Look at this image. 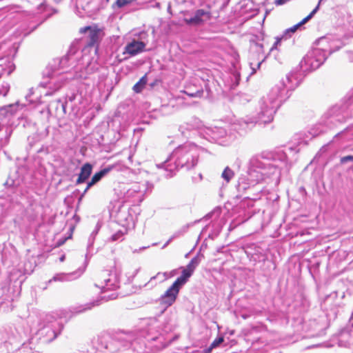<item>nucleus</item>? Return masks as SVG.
<instances>
[{"label": "nucleus", "mask_w": 353, "mask_h": 353, "mask_svg": "<svg viewBox=\"0 0 353 353\" xmlns=\"http://www.w3.org/2000/svg\"><path fill=\"white\" fill-rule=\"evenodd\" d=\"M283 90L279 88H274L267 97H264L260 101V112L259 119L262 123L270 122L273 115L279 106L278 99L282 96Z\"/></svg>", "instance_id": "nucleus-1"}, {"label": "nucleus", "mask_w": 353, "mask_h": 353, "mask_svg": "<svg viewBox=\"0 0 353 353\" xmlns=\"http://www.w3.org/2000/svg\"><path fill=\"white\" fill-rule=\"evenodd\" d=\"M172 156L177 159V165L190 169L197 163V156L190 152L186 146L176 148L172 153Z\"/></svg>", "instance_id": "nucleus-2"}, {"label": "nucleus", "mask_w": 353, "mask_h": 353, "mask_svg": "<svg viewBox=\"0 0 353 353\" xmlns=\"http://www.w3.org/2000/svg\"><path fill=\"white\" fill-rule=\"evenodd\" d=\"M97 69V61L90 59L88 55L84 54L82 56L81 63L75 66L74 78L86 79L88 74L93 73Z\"/></svg>", "instance_id": "nucleus-3"}, {"label": "nucleus", "mask_w": 353, "mask_h": 353, "mask_svg": "<svg viewBox=\"0 0 353 353\" xmlns=\"http://www.w3.org/2000/svg\"><path fill=\"white\" fill-rule=\"evenodd\" d=\"M185 285L183 281L178 279L172 283V285L165 292L160 298V303L168 307L171 306L176 301L180 289Z\"/></svg>", "instance_id": "nucleus-4"}, {"label": "nucleus", "mask_w": 353, "mask_h": 353, "mask_svg": "<svg viewBox=\"0 0 353 353\" xmlns=\"http://www.w3.org/2000/svg\"><path fill=\"white\" fill-rule=\"evenodd\" d=\"M96 286L105 292L110 290H114L118 287V282L114 274L108 272H103L97 278Z\"/></svg>", "instance_id": "nucleus-5"}, {"label": "nucleus", "mask_w": 353, "mask_h": 353, "mask_svg": "<svg viewBox=\"0 0 353 353\" xmlns=\"http://www.w3.org/2000/svg\"><path fill=\"white\" fill-rule=\"evenodd\" d=\"M326 59L325 50L321 48H314L310 52L304 61L308 64L312 69L318 68Z\"/></svg>", "instance_id": "nucleus-6"}, {"label": "nucleus", "mask_w": 353, "mask_h": 353, "mask_svg": "<svg viewBox=\"0 0 353 353\" xmlns=\"http://www.w3.org/2000/svg\"><path fill=\"white\" fill-rule=\"evenodd\" d=\"M79 32L81 33H88V47L97 46L103 36V30L97 25L81 28Z\"/></svg>", "instance_id": "nucleus-7"}, {"label": "nucleus", "mask_w": 353, "mask_h": 353, "mask_svg": "<svg viewBox=\"0 0 353 353\" xmlns=\"http://www.w3.org/2000/svg\"><path fill=\"white\" fill-rule=\"evenodd\" d=\"M318 10H319V6H316V8L311 12V13L308 16L305 17L301 22H299V23H297V24L293 26L292 27L287 29L285 31L283 35L281 37H276V41L274 43V44L272 46V48H271V50H273L274 48H276L277 45H279V43L281 42V41L283 39H286L290 37L292 34L294 33L299 27H301L302 25H303L307 21H309L314 16V14L318 11Z\"/></svg>", "instance_id": "nucleus-8"}, {"label": "nucleus", "mask_w": 353, "mask_h": 353, "mask_svg": "<svg viewBox=\"0 0 353 353\" xmlns=\"http://www.w3.org/2000/svg\"><path fill=\"white\" fill-rule=\"evenodd\" d=\"M199 263V260L197 256L194 257L190 262L188 263V265L186 266L185 268L183 269L182 271V275L177 279L179 281H183V283L184 284L186 283L188 279L192 276V273L194 272L195 268L198 266Z\"/></svg>", "instance_id": "nucleus-9"}, {"label": "nucleus", "mask_w": 353, "mask_h": 353, "mask_svg": "<svg viewBox=\"0 0 353 353\" xmlns=\"http://www.w3.org/2000/svg\"><path fill=\"white\" fill-rule=\"evenodd\" d=\"M145 48V43L144 42L133 40L125 46L124 53H128L130 56H135L143 52Z\"/></svg>", "instance_id": "nucleus-10"}, {"label": "nucleus", "mask_w": 353, "mask_h": 353, "mask_svg": "<svg viewBox=\"0 0 353 353\" xmlns=\"http://www.w3.org/2000/svg\"><path fill=\"white\" fill-rule=\"evenodd\" d=\"M205 17L206 19H209L210 17V13L205 11L204 10L200 9L196 11L194 17L190 19H185V21L188 24H201L203 22Z\"/></svg>", "instance_id": "nucleus-11"}, {"label": "nucleus", "mask_w": 353, "mask_h": 353, "mask_svg": "<svg viewBox=\"0 0 353 353\" xmlns=\"http://www.w3.org/2000/svg\"><path fill=\"white\" fill-rule=\"evenodd\" d=\"M115 165H109L107 168H103L101 171L95 173L93 176L92 177L91 181L88 183L87 187L84 191V193L88 191V190L92 187L93 185H94L96 183L99 181L102 177H103L105 175H106L108 172H110L111 170H112L114 168H115Z\"/></svg>", "instance_id": "nucleus-12"}, {"label": "nucleus", "mask_w": 353, "mask_h": 353, "mask_svg": "<svg viewBox=\"0 0 353 353\" xmlns=\"http://www.w3.org/2000/svg\"><path fill=\"white\" fill-rule=\"evenodd\" d=\"M146 190L145 184H134L130 189H129L127 192V194L129 196H135L136 194H138V197L140 199V201L143 200V194Z\"/></svg>", "instance_id": "nucleus-13"}, {"label": "nucleus", "mask_w": 353, "mask_h": 353, "mask_svg": "<svg viewBox=\"0 0 353 353\" xmlns=\"http://www.w3.org/2000/svg\"><path fill=\"white\" fill-rule=\"evenodd\" d=\"M92 170V166L91 164L87 163L84 164L81 168L79 177L77 180V183H82L85 182L88 177L90 176Z\"/></svg>", "instance_id": "nucleus-14"}, {"label": "nucleus", "mask_w": 353, "mask_h": 353, "mask_svg": "<svg viewBox=\"0 0 353 353\" xmlns=\"http://www.w3.org/2000/svg\"><path fill=\"white\" fill-rule=\"evenodd\" d=\"M296 77L293 74H288L283 80V85L288 90H294L298 85Z\"/></svg>", "instance_id": "nucleus-15"}, {"label": "nucleus", "mask_w": 353, "mask_h": 353, "mask_svg": "<svg viewBox=\"0 0 353 353\" xmlns=\"http://www.w3.org/2000/svg\"><path fill=\"white\" fill-rule=\"evenodd\" d=\"M70 57L71 54H68L59 59L54 60L52 67L55 70L64 69L68 66V63L70 61Z\"/></svg>", "instance_id": "nucleus-16"}, {"label": "nucleus", "mask_w": 353, "mask_h": 353, "mask_svg": "<svg viewBox=\"0 0 353 353\" xmlns=\"http://www.w3.org/2000/svg\"><path fill=\"white\" fill-rule=\"evenodd\" d=\"M177 273V271L176 270H173L169 272H163L160 273L159 272L155 276H153L151 279H154L156 278H160L162 281L168 279V278L173 277L175 276Z\"/></svg>", "instance_id": "nucleus-17"}, {"label": "nucleus", "mask_w": 353, "mask_h": 353, "mask_svg": "<svg viewBox=\"0 0 353 353\" xmlns=\"http://www.w3.org/2000/svg\"><path fill=\"white\" fill-rule=\"evenodd\" d=\"M234 175V172L229 167H226L223 170L221 176L225 181L229 182L233 178Z\"/></svg>", "instance_id": "nucleus-18"}, {"label": "nucleus", "mask_w": 353, "mask_h": 353, "mask_svg": "<svg viewBox=\"0 0 353 353\" xmlns=\"http://www.w3.org/2000/svg\"><path fill=\"white\" fill-rule=\"evenodd\" d=\"M147 80L145 77H142L139 82H137L133 87V90L136 92L141 91L143 86L146 84Z\"/></svg>", "instance_id": "nucleus-19"}, {"label": "nucleus", "mask_w": 353, "mask_h": 353, "mask_svg": "<svg viewBox=\"0 0 353 353\" xmlns=\"http://www.w3.org/2000/svg\"><path fill=\"white\" fill-rule=\"evenodd\" d=\"M97 303V301L96 302ZM96 305H98V303H96ZM95 305V303H90L85 305H81L78 307V310L76 311V312H82L87 310L91 309L93 306Z\"/></svg>", "instance_id": "nucleus-20"}, {"label": "nucleus", "mask_w": 353, "mask_h": 353, "mask_svg": "<svg viewBox=\"0 0 353 353\" xmlns=\"http://www.w3.org/2000/svg\"><path fill=\"white\" fill-rule=\"evenodd\" d=\"M10 90V86L8 83H3L0 85V95L6 96Z\"/></svg>", "instance_id": "nucleus-21"}, {"label": "nucleus", "mask_w": 353, "mask_h": 353, "mask_svg": "<svg viewBox=\"0 0 353 353\" xmlns=\"http://www.w3.org/2000/svg\"><path fill=\"white\" fill-rule=\"evenodd\" d=\"M124 233L122 231H118L111 236V240L115 241L117 240H122Z\"/></svg>", "instance_id": "nucleus-22"}, {"label": "nucleus", "mask_w": 353, "mask_h": 353, "mask_svg": "<svg viewBox=\"0 0 353 353\" xmlns=\"http://www.w3.org/2000/svg\"><path fill=\"white\" fill-rule=\"evenodd\" d=\"M133 1L134 0H117L116 4L119 8H121L130 3Z\"/></svg>", "instance_id": "nucleus-23"}, {"label": "nucleus", "mask_w": 353, "mask_h": 353, "mask_svg": "<svg viewBox=\"0 0 353 353\" xmlns=\"http://www.w3.org/2000/svg\"><path fill=\"white\" fill-rule=\"evenodd\" d=\"M224 339L223 337L221 336L217 339H216L212 343H211V348H215L217 346H219L221 343L223 342Z\"/></svg>", "instance_id": "nucleus-24"}, {"label": "nucleus", "mask_w": 353, "mask_h": 353, "mask_svg": "<svg viewBox=\"0 0 353 353\" xmlns=\"http://www.w3.org/2000/svg\"><path fill=\"white\" fill-rule=\"evenodd\" d=\"M335 43H339V41H332L330 46L329 53L331 54L336 50H339L341 48V46H337Z\"/></svg>", "instance_id": "nucleus-25"}, {"label": "nucleus", "mask_w": 353, "mask_h": 353, "mask_svg": "<svg viewBox=\"0 0 353 353\" xmlns=\"http://www.w3.org/2000/svg\"><path fill=\"white\" fill-rule=\"evenodd\" d=\"M350 161H353V155L345 156L341 159V163H345Z\"/></svg>", "instance_id": "nucleus-26"}, {"label": "nucleus", "mask_w": 353, "mask_h": 353, "mask_svg": "<svg viewBox=\"0 0 353 353\" xmlns=\"http://www.w3.org/2000/svg\"><path fill=\"white\" fill-rule=\"evenodd\" d=\"M117 294L115 293L111 294L110 296H104L103 299H105L106 300H112L117 298Z\"/></svg>", "instance_id": "nucleus-27"}, {"label": "nucleus", "mask_w": 353, "mask_h": 353, "mask_svg": "<svg viewBox=\"0 0 353 353\" xmlns=\"http://www.w3.org/2000/svg\"><path fill=\"white\" fill-rule=\"evenodd\" d=\"M65 276L64 275H57L54 276L53 280L54 281H63Z\"/></svg>", "instance_id": "nucleus-28"}, {"label": "nucleus", "mask_w": 353, "mask_h": 353, "mask_svg": "<svg viewBox=\"0 0 353 353\" xmlns=\"http://www.w3.org/2000/svg\"><path fill=\"white\" fill-rule=\"evenodd\" d=\"M202 94H203V91H198L196 93H191V94H189V96H190L192 97H201Z\"/></svg>", "instance_id": "nucleus-29"}, {"label": "nucleus", "mask_w": 353, "mask_h": 353, "mask_svg": "<svg viewBox=\"0 0 353 353\" xmlns=\"http://www.w3.org/2000/svg\"><path fill=\"white\" fill-rule=\"evenodd\" d=\"M289 1L290 0H276L275 4L280 6V5H283V4L285 3L286 2Z\"/></svg>", "instance_id": "nucleus-30"}, {"label": "nucleus", "mask_w": 353, "mask_h": 353, "mask_svg": "<svg viewBox=\"0 0 353 353\" xmlns=\"http://www.w3.org/2000/svg\"><path fill=\"white\" fill-rule=\"evenodd\" d=\"M19 104L18 103H15V104H12V105H10L7 107V111H9L8 109H12V108H14V107L16 106H19Z\"/></svg>", "instance_id": "nucleus-31"}, {"label": "nucleus", "mask_w": 353, "mask_h": 353, "mask_svg": "<svg viewBox=\"0 0 353 353\" xmlns=\"http://www.w3.org/2000/svg\"><path fill=\"white\" fill-rule=\"evenodd\" d=\"M326 41L327 40L325 39H321V40L319 41V43L323 46L324 43H325Z\"/></svg>", "instance_id": "nucleus-32"}, {"label": "nucleus", "mask_w": 353, "mask_h": 353, "mask_svg": "<svg viewBox=\"0 0 353 353\" xmlns=\"http://www.w3.org/2000/svg\"><path fill=\"white\" fill-rule=\"evenodd\" d=\"M212 349L213 348H211V345H210L209 347V348L206 350V352L205 353H210L212 351Z\"/></svg>", "instance_id": "nucleus-33"}, {"label": "nucleus", "mask_w": 353, "mask_h": 353, "mask_svg": "<svg viewBox=\"0 0 353 353\" xmlns=\"http://www.w3.org/2000/svg\"><path fill=\"white\" fill-rule=\"evenodd\" d=\"M64 259H65V256H64V255H63V256H62L60 258V261H64Z\"/></svg>", "instance_id": "nucleus-34"}, {"label": "nucleus", "mask_w": 353, "mask_h": 353, "mask_svg": "<svg viewBox=\"0 0 353 353\" xmlns=\"http://www.w3.org/2000/svg\"><path fill=\"white\" fill-rule=\"evenodd\" d=\"M188 150L190 151V152H192V153H194L195 154V153L194 152V151H195V149H193V151H191L189 149H188Z\"/></svg>", "instance_id": "nucleus-35"}, {"label": "nucleus", "mask_w": 353, "mask_h": 353, "mask_svg": "<svg viewBox=\"0 0 353 353\" xmlns=\"http://www.w3.org/2000/svg\"><path fill=\"white\" fill-rule=\"evenodd\" d=\"M321 1H322V0H320V1H319V3H318V5H317V6H320V3H321Z\"/></svg>", "instance_id": "nucleus-36"}, {"label": "nucleus", "mask_w": 353, "mask_h": 353, "mask_svg": "<svg viewBox=\"0 0 353 353\" xmlns=\"http://www.w3.org/2000/svg\"><path fill=\"white\" fill-rule=\"evenodd\" d=\"M54 1H57V2H59V1H61V0H54Z\"/></svg>", "instance_id": "nucleus-37"}, {"label": "nucleus", "mask_w": 353, "mask_h": 353, "mask_svg": "<svg viewBox=\"0 0 353 353\" xmlns=\"http://www.w3.org/2000/svg\"><path fill=\"white\" fill-rule=\"evenodd\" d=\"M261 64V62H260V63H258V67H259Z\"/></svg>", "instance_id": "nucleus-38"}]
</instances>
